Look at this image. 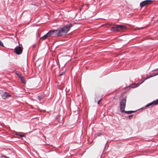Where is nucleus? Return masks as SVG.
<instances>
[{"mask_svg": "<svg viewBox=\"0 0 158 158\" xmlns=\"http://www.w3.org/2000/svg\"><path fill=\"white\" fill-rule=\"evenodd\" d=\"M72 26L71 24H68L59 29L50 30L47 34L48 37L56 36H61L65 35Z\"/></svg>", "mask_w": 158, "mask_h": 158, "instance_id": "1", "label": "nucleus"}, {"mask_svg": "<svg viewBox=\"0 0 158 158\" xmlns=\"http://www.w3.org/2000/svg\"><path fill=\"white\" fill-rule=\"evenodd\" d=\"M127 101V98L124 97L121 99L120 102V106L121 111H124L125 109L126 106V102Z\"/></svg>", "mask_w": 158, "mask_h": 158, "instance_id": "2", "label": "nucleus"}, {"mask_svg": "<svg viewBox=\"0 0 158 158\" xmlns=\"http://www.w3.org/2000/svg\"><path fill=\"white\" fill-rule=\"evenodd\" d=\"M23 49L22 44H19L18 46L15 48L14 52L16 54L19 55L22 53Z\"/></svg>", "mask_w": 158, "mask_h": 158, "instance_id": "3", "label": "nucleus"}, {"mask_svg": "<svg viewBox=\"0 0 158 158\" xmlns=\"http://www.w3.org/2000/svg\"><path fill=\"white\" fill-rule=\"evenodd\" d=\"M152 1L150 0H147L143 1L140 4V6L142 8L145 6L150 5L152 3Z\"/></svg>", "mask_w": 158, "mask_h": 158, "instance_id": "4", "label": "nucleus"}, {"mask_svg": "<svg viewBox=\"0 0 158 158\" xmlns=\"http://www.w3.org/2000/svg\"><path fill=\"white\" fill-rule=\"evenodd\" d=\"M157 104H158V99H157L155 101H154V102L148 104L146 106V107H148L152 105L154 106L156 105Z\"/></svg>", "mask_w": 158, "mask_h": 158, "instance_id": "5", "label": "nucleus"}, {"mask_svg": "<svg viewBox=\"0 0 158 158\" xmlns=\"http://www.w3.org/2000/svg\"><path fill=\"white\" fill-rule=\"evenodd\" d=\"M117 31H121L122 30L125 29L126 27L124 26L121 25H118L117 26Z\"/></svg>", "mask_w": 158, "mask_h": 158, "instance_id": "6", "label": "nucleus"}, {"mask_svg": "<svg viewBox=\"0 0 158 158\" xmlns=\"http://www.w3.org/2000/svg\"><path fill=\"white\" fill-rule=\"evenodd\" d=\"M10 96V94L8 93H4L3 95H2V97L3 99H5L6 98H8Z\"/></svg>", "mask_w": 158, "mask_h": 158, "instance_id": "7", "label": "nucleus"}, {"mask_svg": "<svg viewBox=\"0 0 158 158\" xmlns=\"http://www.w3.org/2000/svg\"><path fill=\"white\" fill-rule=\"evenodd\" d=\"M19 78H20L21 81L24 84H25L26 83V82L25 80V78L22 75L21 76H20Z\"/></svg>", "mask_w": 158, "mask_h": 158, "instance_id": "8", "label": "nucleus"}, {"mask_svg": "<svg viewBox=\"0 0 158 158\" xmlns=\"http://www.w3.org/2000/svg\"><path fill=\"white\" fill-rule=\"evenodd\" d=\"M139 85V83L135 84V83L131 84L130 86L131 88H134L136 87Z\"/></svg>", "mask_w": 158, "mask_h": 158, "instance_id": "9", "label": "nucleus"}, {"mask_svg": "<svg viewBox=\"0 0 158 158\" xmlns=\"http://www.w3.org/2000/svg\"><path fill=\"white\" fill-rule=\"evenodd\" d=\"M49 37L47 34L45 35H44L42 37L40 38V40H44L46 39L47 38Z\"/></svg>", "mask_w": 158, "mask_h": 158, "instance_id": "10", "label": "nucleus"}, {"mask_svg": "<svg viewBox=\"0 0 158 158\" xmlns=\"http://www.w3.org/2000/svg\"><path fill=\"white\" fill-rule=\"evenodd\" d=\"M122 112H124L125 113L128 114H131L135 112V111H122Z\"/></svg>", "mask_w": 158, "mask_h": 158, "instance_id": "11", "label": "nucleus"}, {"mask_svg": "<svg viewBox=\"0 0 158 158\" xmlns=\"http://www.w3.org/2000/svg\"><path fill=\"white\" fill-rule=\"evenodd\" d=\"M111 31H117V26L115 27H113L111 28Z\"/></svg>", "mask_w": 158, "mask_h": 158, "instance_id": "12", "label": "nucleus"}, {"mask_svg": "<svg viewBox=\"0 0 158 158\" xmlns=\"http://www.w3.org/2000/svg\"><path fill=\"white\" fill-rule=\"evenodd\" d=\"M15 73L19 77L20 76H22V75H21V74L19 73V72H18L17 71H16L15 72Z\"/></svg>", "mask_w": 158, "mask_h": 158, "instance_id": "13", "label": "nucleus"}, {"mask_svg": "<svg viewBox=\"0 0 158 158\" xmlns=\"http://www.w3.org/2000/svg\"><path fill=\"white\" fill-rule=\"evenodd\" d=\"M146 76H147V77H146V78L144 80H146L152 77V76H151V75L149 76V75H147Z\"/></svg>", "mask_w": 158, "mask_h": 158, "instance_id": "14", "label": "nucleus"}, {"mask_svg": "<svg viewBox=\"0 0 158 158\" xmlns=\"http://www.w3.org/2000/svg\"><path fill=\"white\" fill-rule=\"evenodd\" d=\"M42 97L41 96H38L37 97V98L40 101V100L42 99Z\"/></svg>", "mask_w": 158, "mask_h": 158, "instance_id": "15", "label": "nucleus"}, {"mask_svg": "<svg viewBox=\"0 0 158 158\" xmlns=\"http://www.w3.org/2000/svg\"><path fill=\"white\" fill-rule=\"evenodd\" d=\"M64 74H65V72H63L60 74V76H64Z\"/></svg>", "mask_w": 158, "mask_h": 158, "instance_id": "16", "label": "nucleus"}, {"mask_svg": "<svg viewBox=\"0 0 158 158\" xmlns=\"http://www.w3.org/2000/svg\"><path fill=\"white\" fill-rule=\"evenodd\" d=\"M16 135H19L21 137H24L25 136V135H20V134H17V133H16Z\"/></svg>", "mask_w": 158, "mask_h": 158, "instance_id": "17", "label": "nucleus"}, {"mask_svg": "<svg viewBox=\"0 0 158 158\" xmlns=\"http://www.w3.org/2000/svg\"><path fill=\"white\" fill-rule=\"evenodd\" d=\"M0 46L4 47L3 44L1 40H0Z\"/></svg>", "mask_w": 158, "mask_h": 158, "instance_id": "18", "label": "nucleus"}, {"mask_svg": "<svg viewBox=\"0 0 158 158\" xmlns=\"http://www.w3.org/2000/svg\"><path fill=\"white\" fill-rule=\"evenodd\" d=\"M156 75H157V73L155 74V73H152V75H151V76H152V77L156 76Z\"/></svg>", "mask_w": 158, "mask_h": 158, "instance_id": "19", "label": "nucleus"}, {"mask_svg": "<svg viewBox=\"0 0 158 158\" xmlns=\"http://www.w3.org/2000/svg\"><path fill=\"white\" fill-rule=\"evenodd\" d=\"M101 135V133L100 132L97 133V135L98 136H99Z\"/></svg>", "mask_w": 158, "mask_h": 158, "instance_id": "20", "label": "nucleus"}, {"mask_svg": "<svg viewBox=\"0 0 158 158\" xmlns=\"http://www.w3.org/2000/svg\"><path fill=\"white\" fill-rule=\"evenodd\" d=\"M101 100H102V99H101L100 100H99L98 101V104H100V103Z\"/></svg>", "mask_w": 158, "mask_h": 158, "instance_id": "21", "label": "nucleus"}, {"mask_svg": "<svg viewBox=\"0 0 158 158\" xmlns=\"http://www.w3.org/2000/svg\"><path fill=\"white\" fill-rule=\"evenodd\" d=\"M133 116V115H130L129 116V117L130 118L131 117H132Z\"/></svg>", "mask_w": 158, "mask_h": 158, "instance_id": "22", "label": "nucleus"}, {"mask_svg": "<svg viewBox=\"0 0 158 158\" xmlns=\"http://www.w3.org/2000/svg\"><path fill=\"white\" fill-rule=\"evenodd\" d=\"M110 26H112V25H113V24L112 23H111V24H110Z\"/></svg>", "mask_w": 158, "mask_h": 158, "instance_id": "23", "label": "nucleus"}, {"mask_svg": "<svg viewBox=\"0 0 158 158\" xmlns=\"http://www.w3.org/2000/svg\"><path fill=\"white\" fill-rule=\"evenodd\" d=\"M144 81H143V82H144Z\"/></svg>", "mask_w": 158, "mask_h": 158, "instance_id": "24", "label": "nucleus"}, {"mask_svg": "<svg viewBox=\"0 0 158 158\" xmlns=\"http://www.w3.org/2000/svg\"><path fill=\"white\" fill-rule=\"evenodd\" d=\"M157 75H158V73H157Z\"/></svg>", "mask_w": 158, "mask_h": 158, "instance_id": "25", "label": "nucleus"}]
</instances>
